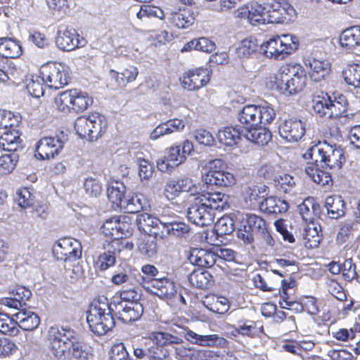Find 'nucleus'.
Masks as SVG:
<instances>
[{"mask_svg": "<svg viewBox=\"0 0 360 360\" xmlns=\"http://www.w3.org/2000/svg\"><path fill=\"white\" fill-rule=\"evenodd\" d=\"M229 196L221 192L201 194L195 198L188 208L187 217L199 226L210 225L214 219V210H224L229 207Z\"/></svg>", "mask_w": 360, "mask_h": 360, "instance_id": "nucleus-1", "label": "nucleus"}, {"mask_svg": "<svg viewBox=\"0 0 360 360\" xmlns=\"http://www.w3.org/2000/svg\"><path fill=\"white\" fill-rule=\"evenodd\" d=\"M184 338L193 344L202 347H226L228 341L217 334L199 335L191 330L179 333L168 332H157L151 334L152 340L164 346L169 345H181Z\"/></svg>", "mask_w": 360, "mask_h": 360, "instance_id": "nucleus-2", "label": "nucleus"}, {"mask_svg": "<svg viewBox=\"0 0 360 360\" xmlns=\"http://www.w3.org/2000/svg\"><path fill=\"white\" fill-rule=\"evenodd\" d=\"M236 234L237 237L246 244L252 243L255 236H257L269 246L273 247L275 245V240L269 232L266 221L256 214L242 215Z\"/></svg>", "mask_w": 360, "mask_h": 360, "instance_id": "nucleus-3", "label": "nucleus"}, {"mask_svg": "<svg viewBox=\"0 0 360 360\" xmlns=\"http://www.w3.org/2000/svg\"><path fill=\"white\" fill-rule=\"evenodd\" d=\"M315 162H320L322 167L330 169L339 170L345 161L342 150L335 145L333 146L326 141H319L310 148L304 155Z\"/></svg>", "mask_w": 360, "mask_h": 360, "instance_id": "nucleus-4", "label": "nucleus"}, {"mask_svg": "<svg viewBox=\"0 0 360 360\" xmlns=\"http://www.w3.org/2000/svg\"><path fill=\"white\" fill-rule=\"evenodd\" d=\"M105 117L98 112L80 116L75 121V129L78 136L93 141L100 138L106 131Z\"/></svg>", "mask_w": 360, "mask_h": 360, "instance_id": "nucleus-5", "label": "nucleus"}, {"mask_svg": "<svg viewBox=\"0 0 360 360\" xmlns=\"http://www.w3.org/2000/svg\"><path fill=\"white\" fill-rule=\"evenodd\" d=\"M276 117L274 109L269 105H247L238 114V120L245 128L270 124Z\"/></svg>", "mask_w": 360, "mask_h": 360, "instance_id": "nucleus-6", "label": "nucleus"}, {"mask_svg": "<svg viewBox=\"0 0 360 360\" xmlns=\"http://www.w3.org/2000/svg\"><path fill=\"white\" fill-rule=\"evenodd\" d=\"M297 49V39L291 34L273 37L261 46V49L266 58L276 60L285 58Z\"/></svg>", "mask_w": 360, "mask_h": 360, "instance_id": "nucleus-7", "label": "nucleus"}, {"mask_svg": "<svg viewBox=\"0 0 360 360\" xmlns=\"http://www.w3.org/2000/svg\"><path fill=\"white\" fill-rule=\"evenodd\" d=\"M347 103L343 96L331 100L328 94L315 96L312 99L314 113L322 118L333 119L342 116L347 110Z\"/></svg>", "mask_w": 360, "mask_h": 360, "instance_id": "nucleus-8", "label": "nucleus"}, {"mask_svg": "<svg viewBox=\"0 0 360 360\" xmlns=\"http://www.w3.org/2000/svg\"><path fill=\"white\" fill-rule=\"evenodd\" d=\"M283 93L292 95L302 91L306 86L307 76L304 68L298 64H286L279 70Z\"/></svg>", "mask_w": 360, "mask_h": 360, "instance_id": "nucleus-9", "label": "nucleus"}, {"mask_svg": "<svg viewBox=\"0 0 360 360\" xmlns=\"http://www.w3.org/2000/svg\"><path fill=\"white\" fill-rule=\"evenodd\" d=\"M75 333L58 326H51L46 334V341L51 353L56 358L64 360L67 351L70 350L71 339Z\"/></svg>", "mask_w": 360, "mask_h": 360, "instance_id": "nucleus-10", "label": "nucleus"}, {"mask_svg": "<svg viewBox=\"0 0 360 360\" xmlns=\"http://www.w3.org/2000/svg\"><path fill=\"white\" fill-rule=\"evenodd\" d=\"M47 86L59 89L68 84L69 77L66 67L60 63H48L40 70Z\"/></svg>", "mask_w": 360, "mask_h": 360, "instance_id": "nucleus-11", "label": "nucleus"}, {"mask_svg": "<svg viewBox=\"0 0 360 360\" xmlns=\"http://www.w3.org/2000/svg\"><path fill=\"white\" fill-rule=\"evenodd\" d=\"M53 254L58 260L75 262L82 257L80 243L74 238L59 239L53 246Z\"/></svg>", "mask_w": 360, "mask_h": 360, "instance_id": "nucleus-12", "label": "nucleus"}, {"mask_svg": "<svg viewBox=\"0 0 360 360\" xmlns=\"http://www.w3.org/2000/svg\"><path fill=\"white\" fill-rule=\"evenodd\" d=\"M114 313L116 317L123 323H131L138 320L143 312L142 304L139 302L123 304L117 298L112 300Z\"/></svg>", "mask_w": 360, "mask_h": 360, "instance_id": "nucleus-13", "label": "nucleus"}, {"mask_svg": "<svg viewBox=\"0 0 360 360\" xmlns=\"http://www.w3.org/2000/svg\"><path fill=\"white\" fill-rule=\"evenodd\" d=\"M56 44L58 49L65 51H71L77 48L84 46L86 41L79 37L74 29L60 27L56 37Z\"/></svg>", "mask_w": 360, "mask_h": 360, "instance_id": "nucleus-14", "label": "nucleus"}, {"mask_svg": "<svg viewBox=\"0 0 360 360\" xmlns=\"http://www.w3.org/2000/svg\"><path fill=\"white\" fill-rule=\"evenodd\" d=\"M181 79L184 89L188 91L198 90L209 83L210 71L206 68H195L186 72Z\"/></svg>", "mask_w": 360, "mask_h": 360, "instance_id": "nucleus-15", "label": "nucleus"}, {"mask_svg": "<svg viewBox=\"0 0 360 360\" xmlns=\"http://www.w3.org/2000/svg\"><path fill=\"white\" fill-rule=\"evenodd\" d=\"M63 148V143L56 137H44L36 146L35 156L40 160L53 158Z\"/></svg>", "mask_w": 360, "mask_h": 360, "instance_id": "nucleus-16", "label": "nucleus"}, {"mask_svg": "<svg viewBox=\"0 0 360 360\" xmlns=\"http://www.w3.org/2000/svg\"><path fill=\"white\" fill-rule=\"evenodd\" d=\"M147 290L160 299L171 300L177 293L175 283L168 278H153Z\"/></svg>", "mask_w": 360, "mask_h": 360, "instance_id": "nucleus-17", "label": "nucleus"}, {"mask_svg": "<svg viewBox=\"0 0 360 360\" xmlns=\"http://www.w3.org/2000/svg\"><path fill=\"white\" fill-rule=\"evenodd\" d=\"M278 132L288 142L297 141L305 133L304 124L300 120L291 118L280 124Z\"/></svg>", "mask_w": 360, "mask_h": 360, "instance_id": "nucleus-18", "label": "nucleus"}, {"mask_svg": "<svg viewBox=\"0 0 360 360\" xmlns=\"http://www.w3.org/2000/svg\"><path fill=\"white\" fill-rule=\"evenodd\" d=\"M112 313H114L112 300L109 302L106 297L99 296L91 303L86 311V319L94 320V322H96L106 314H112Z\"/></svg>", "mask_w": 360, "mask_h": 360, "instance_id": "nucleus-19", "label": "nucleus"}, {"mask_svg": "<svg viewBox=\"0 0 360 360\" xmlns=\"http://www.w3.org/2000/svg\"><path fill=\"white\" fill-rule=\"evenodd\" d=\"M186 158L181 153V146H171L167 152V155L157 162L158 168L162 172H171L174 167L185 162Z\"/></svg>", "mask_w": 360, "mask_h": 360, "instance_id": "nucleus-20", "label": "nucleus"}, {"mask_svg": "<svg viewBox=\"0 0 360 360\" xmlns=\"http://www.w3.org/2000/svg\"><path fill=\"white\" fill-rule=\"evenodd\" d=\"M136 223L140 230L149 236L162 238V232L160 229V220L148 213H141L137 215Z\"/></svg>", "mask_w": 360, "mask_h": 360, "instance_id": "nucleus-21", "label": "nucleus"}, {"mask_svg": "<svg viewBox=\"0 0 360 360\" xmlns=\"http://www.w3.org/2000/svg\"><path fill=\"white\" fill-rule=\"evenodd\" d=\"M126 224L120 221L117 217L107 219L101 227L102 232L107 236L113 238L112 246L119 244V238L123 237Z\"/></svg>", "mask_w": 360, "mask_h": 360, "instance_id": "nucleus-22", "label": "nucleus"}, {"mask_svg": "<svg viewBox=\"0 0 360 360\" xmlns=\"http://www.w3.org/2000/svg\"><path fill=\"white\" fill-rule=\"evenodd\" d=\"M13 317L17 321L18 328L20 327L24 330H33L36 329L40 323L39 316L34 311L25 308L14 314Z\"/></svg>", "mask_w": 360, "mask_h": 360, "instance_id": "nucleus-23", "label": "nucleus"}, {"mask_svg": "<svg viewBox=\"0 0 360 360\" xmlns=\"http://www.w3.org/2000/svg\"><path fill=\"white\" fill-rule=\"evenodd\" d=\"M191 262L196 266L210 268L217 262V255L215 252L204 249H194L189 257Z\"/></svg>", "mask_w": 360, "mask_h": 360, "instance_id": "nucleus-24", "label": "nucleus"}, {"mask_svg": "<svg viewBox=\"0 0 360 360\" xmlns=\"http://www.w3.org/2000/svg\"><path fill=\"white\" fill-rule=\"evenodd\" d=\"M169 20L171 23L181 29L191 27L195 22L194 13L188 8H179L169 13Z\"/></svg>", "mask_w": 360, "mask_h": 360, "instance_id": "nucleus-25", "label": "nucleus"}, {"mask_svg": "<svg viewBox=\"0 0 360 360\" xmlns=\"http://www.w3.org/2000/svg\"><path fill=\"white\" fill-rule=\"evenodd\" d=\"M266 11L264 7L259 4H252L250 7V15L248 22L252 25L266 24V23H278L280 18L271 15L270 18H266Z\"/></svg>", "mask_w": 360, "mask_h": 360, "instance_id": "nucleus-26", "label": "nucleus"}, {"mask_svg": "<svg viewBox=\"0 0 360 360\" xmlns=\"http://www.w3.org/2000/svg\"><path fill=\"white\" fill-rule=\"evenodd\" d=\"M305 64L309 67V77L314 82H320L330 74V64L328 60L313 58Z\"/></svg>", "mask_w": 360, "mask_h": 360, "instance_id": "nucleus-27", "label": "nucleus"}, {"mask_svg": "<svg viewBox=\"0 0 360 360\" xmlns=\"http://www.w3.org/2000/svg\"><path fill=\"white\" fill-rule=\"evenodd\" d=\"M242 135L247 141L260 146L267 144L271 139V132L265 127H262L245 128L243 129Z\"/></svg>", "mask_w": 360, "mask_h": 360, "instance_id": "nucleus-28", "label": "nucleus"}, {"mask_svg": "<svg viewBox=\"0 0 360 360\" xmlns=\"http://www.w3.org/2000/svg\"><path fill=\"white\" fill-rule=\"evenodd\" d=\"M22 147V140L15 129L0 132V148L4 150L14 153Z\"/></svg>", "mask_w": 360, "mask_h": 360, "instance_id": "nucleus-29", "label": "nucleus"}, {"mask_svg": "<svg viewBox=\"0 0 360 360\" xmlns=\"http://www.w3.org/2000/svg\"><path fill=\"white\" fill-rule=\"evenodd\" d=\"M261 211L269 214H281L288 209V202L279 198L270 196L258 202Z\"/></svg>", "mask_w": 360, "mask_h": 360, "instance_id": "nucleus-30", "label": "nucleus"}, {"mask_svg": "<svg viewBox=\"0 0 360 360\" xmlns=\"http://www.w3.org/2000/svg\"><path fill=\"white\" fill-rule=\"evenodd\" d=\"M191 186V179L188 177L172 179L167 181L165 187V193L167 198L177 197L181 192H186Z\"/></svg>", "mask_w": 360, "mask_h": 360, "instance_id": "nucleus-31", "label": "nucleus"}, {"mask_svg": "<svg viewBox=\"0 0 360 360\" xmlns=\"http://www.w3.org/2000/svg\"><path fill=\"white\" fill-rule=\"evenodd\" d=\"M202 177L207 184L218 186L227 187L233 185L235 183L233 174L225 170L214 172V173L212 172V174H204Z\"/></svg>", "mask_w": 360, "mask_h": 360, "instance_id": "nucleus-32", "label": "nucleus"}, {"mask_svg": "<svg viewBox=\"0 0 360 360\" xmlns=\"http://www.w3.org/2000/svg\"><path fill=\"white\" fill-rule=\"evenodd\" d=\"M243 129L240 130L238 127H226L220 129L217 135L219 142L226 146L236 145L243 136Z\"/></svg>", "mask_w": 360, "mask_h": 360, "instance_id": "nucleus-33", "label": "nucleus"}, {"mask_svg": "<svg viewBox=\"0 0 360 360\" xmlns=\"http://www.w3.org/2000/svg\"><path fill=\"white\" fill-rule=\"evenodd\" d=\"M340 44L343 48L352 49L360 45V26L356 25L345 30L340 34Z\"/></svg>", "mask_w": 360, "mask_h": 360, "instance_id": "nucleus-34", "label": "nucleus"}, {"mask_svg": "<svg viewBox=\"0 0 360 360\" xmlns=\"http://www.w3.org/2000/svg\"><path fill=\"white\" fill-rule=\"evenodd\" d=\"M91 330L98 335H103L110 330L115 324L112 314H106L102 318L94 322V320L86 319Z\"/></svg>", "mask_w": 360, "mask_h": 360, "instance_id": "nucleus-35", "label": "nucleus"}, {"mask_svg": "<svg viewBox=\"0 0 360 360\" xmlns=\"http://www.w3.org/2000/svg\"><path fill=\"white\" fill-rule=\"evenodd\" d=\"M126 187L118 181L112 183L107 189L108 200L112 202L115 207L122 208L125 200Z\"/></svg>", "mask_w": 360, "mask_h": 360, "instance_id": "nucleus-36", "label": "nucleus"}, {"mask_svg": "<svg viewBox=\"0 0 360 360\" xmlns=\"http://www.w3.org/2000/svg\"><path fill=\"white\" fill-rule=\"evenodd\" d=\"M321 226L314 222L308 223L304 229L303 237L304 245L308 248H317L321 240Z\"/></svg>", "mask_w": 360, "mask_h": 360, "instance_id": "nucleus-37", "label": "nucleus"}, {"mask_svg": "<svg viewBox=\"0 0 360 360\" xmlns=\"http://www.w3.org/2000/svg\"><path fill=\"white\" fill-rule=\"evenodd\" d=\"M148 206L146 198L141 193H137L126 198L122 208L129 213H137Z\"/></svg>", "mask_w": 360, "mask_h": 360, "instance_id": "nucleus-38", "label": "nucleus"}, {"mask_svg": "<svg viewBox=\"0 0 360 360\" xmlns=\"http://www.w3.org/2000/svg\"><path fill=\"white\" fill-rule=\"evenodd\" d=\"M72 110L82 112L93 103V99L87 93L79 89H71Z\"/></svg>", "mask_w": 360, "mask_h": 360, "instance_id": "nucleus-39", "label": "nucleus"}, {"mask_svg": "<svg viewBox=\"0 0 360 360\" xmlns=\"http://www.w3.org/2000/svg\"><path fill=\"white\" fill-rule=\"evenodd\" d=\"M22 53L20 44L11 38L0 39V56L6 58H15Z\"/></svg>", "mask_w": 360, "mask_h": 360, "instance_id": "nucleus-40", "label": "nucleus"}, {"mask_svg": "<svg viewBox=\"0 0 360 360\" xmlns=\"http://www.w3.org/2000/svg\"><path fill=\"white\" fill-rule=\"evenodd\" d=\"M212 276L208 271L202 269H194L189 275L188 280L190 283L200 289L208 288L211 284Z\"/></svg>", "mask_w": 360, "mask_h": 360, "instance_id": "nucleus-41", "label": "nucleus"}, {"mask_svg": "<svg viewBox=\"0 0 360 360\" xmlns=\"http://www.w3.org/2000/svg\"><path fill=\"white\" fill-rule=\"evenodd\" d=\"M345 203L340 196H328L325 200V207L331 219H338L345 214Z\"/></svg>", "mask_w": 360, "mask_h": 360, "instance_id": "nucleus-42", "label": "nucleus"}, {"mask_svg": "<svg viewBox=\"0 0 360 360\" xmlns=\"http://www.w3.org/2000/svg\"><path fill=\"white\" fill-rule=\"evenodd\" d=\"M67 353L78 360H89L93 356L91 348L79 341L75 335L71 339L70 350H68Z\"/></svg>", "mask_w": 360, "mask_h": 360, "instance_id": "nucleus-43", "label": "nucleus"}, {"mask_svg": "<svg viewBox=\"0 0 360 360\" xmlns=\"http://www.w3.org/2000/svg\"><path fill=\"white\" fill-rule=\"evenodd\" d=\"M236 331L242 335L253 338L262 332L263 326L253 321H239L235 327Z\"/></svg>", "mask_w": 360, "mask_h": 360, "instance_id": "nucleus-44", "label": "nucleus"}, {"mask_svg": "<svg viewBox=\"0 0 360 360\" xmlns=\"http://www.w3.org/2000/svg\"><path fill=\"white\" fill-rule=\"evenodd\" d=\"M305 172L316 184L321 186L328 185L332 182V178L328 172L319 169L316 166L311 165L305 167Z\"/></svg>", "mask_w": 360, "mask_h": 360, "instance_id": "nucleus-45", "label": "nucleus"}, {"mask_svg": "<svg viewBox=\"0 0 360 360\" xmlns=\"http://www.w3.org/2000/svg\"><path fill=\"white\" fill-rule=\"evenodd\" d=\"M216 45L214 41L206 37L195 39L188 42L183 48V51L195 49L197 51L211 53L215 50Z\"/></svg>", "mask_w": 360, "mask_h": 360, "instance_id": "nucleus-46", "label": "nucleus"}, {"mask_svg": "<svg viewBox=\"0 0 360 360\" xmlns=\"http://www.w3.org/2000/svg\"><path fill=\"white\" fill-rule=\"evenodd\" d=\"M114 74L116 82L120 86H125L127 84L136 80L139 70L136 66L129 65L122 72L111 71Z\"/></svg>", "mask_w": 360, "mask_h": 360, "instance_id": "nucleus-47", "label": "nucleus"}, {"mask_svg": "<svg viewBox=\"0 0 360 360\" xmlns=\"http://www.w3.org/2000/svg\"><path fill=\"white\" fill-rule=\"evenodd\" d=\"M206 307L211 311L224 314L229 309V302L224 297L212 296L207 298Z\"/></svg>", "mask_w": 360, "mask_h": 360, "instance_id": "nucleus-48", "label": "nucleus"}, {"mask_svg": "<svg viewBox=\"0 0 360 360\" xmlns=\"http://www.w3.org/2000/svg\"><path fill=\"white\" fill-rule=\"evenodd\" d=\"M146 346L149 360H163L169 355L167 349L164 347L165 346L157 343L155 340H152L151 336Z\"/></svg>", "mask_w": 360, "mask_h": 360, "instance_id": "nucleus-49", "label": "nucleus"}, {"mask_svg": "<svg viewBox=\"0 0 360 360\" xmlns=\"http://www.w3.org/2000/svg\"><path fill=\"white\" fill-rule=\"evenodd\" d=\"M43 76L32 75L27 79L26 88L29 94L35 98H40L44 94Z\"/></svg>", "mask_w": 360, "mask_h": 360, "instance_id": "nucleus-50", "label": "nucleus"}, {"mask_svg": "<svg viewBox=\"0 0 360 360\" xmlns=\"http://www.w3.org/2000/svg\"><path fill=\"white\" fill-rule=\"evenodd\" d=\"M319 205L314 202V199L309 198L303 201L299 205L300 213L302 219L307 223L314 222V215L316 211H318Z\"/></svg>", "mask_w": 360, "mask_h": 360, "instance_id": "nucleus-51", "label": "nucleus"}, {"mask_svg": "<svg viewBox=\"0 0 360 360\" xmlns=\"http://www.w3.org/2000/svg\"><path fill=\"white\" fill-rule=\"evenodd\" d=\"M0 332L3 334L15 336L18 332L16 319L6 314L0 313Z\"/></svg>", "mask_w": 360, "mask_h": 360, "instance_id": "nucleus-52", "label": "nucleus"}, {"mask_svg": "<svg viewBox=\"0 0 360 360\" xmlns=\"http://www.w3.org/2000/svg\"><path fill=\"white\" fill-rule=\"evenodd\" d=\"M235 229L233 220L229 216L219 218L214 224V231L218 236L229 235Z\"/></svg>", "mask_w": 360, "mask_h": 360, "instance_id": "nucleus-53", "label": "nucleus"}, {"mask_svg": "<svg viewBox=\"0 0 360 360\" xmlns=\"http://www.w3.org/2000/svg\"><path fill=\"white\" fill-rule=\"evenodd\" d=\"M342 77L345 82L356 88L360 76V65L349 64L342 70Z\"/></svg>", "mask_w": 360, "mask_h": 360, "instance_id": "nucleus-54", "label": "nucleus"}, {"mask_svg": "<svg viewBox=\"0 0 360 360\" xmlns=\"http://www.w3.org/2000/svg\"><path fill=\"white\" fill-rule=\"evenodd\" d=\"M18 161V155L15 153L3 155L0 157V176L11 173Z\"/></svg>", "mask_w": 360, "mask_h": 360, "instance_id": "nucleus-55", "label": "nucleus"}, {"mask_svg": "<svg viewBox=\"0 0 360 360\" xmlns=\"http://www.w3.org/2000/svg\"><path fill=\"white\" fill-rule=\"evenodd\" d=\"M139 252L149 257L154 256L157 252V245L155 238L146 236L141 239L138 243Z\"/></svg>", "mask_w": 360, "mask_h": 360, "instance_id": "nucleus-56", "label": "nucleus"}, {"mask_svg": "<svg viewBox=\"0 0 360 360\" xmlns=\"http://www.w3.org/2000/svg\"><path fill=\"white\" fill-rule=\"evenodd\" d=\"M71 89L59 93L55 98L57 108L63 112L72 110Z\"/></svg>", "mask_w": 360, "mask_h": 360, "instance_id": "nucleus-57", "label": "nucleus"}, {"mask_svg": "<svg viewBox=\"0 0 360 360\" xmlns=\"http://www.w3.org/2000/svg\"><path fill=\"white\" fill-rule=\"evenodd\" d=\"M257 48L256 40L252 38H247L240 42V46L237 49V54L239 57L246 58L255 53Z\"/></svg>", "mask_w": 360, "mask_h": 360, "instance_id": "nucleus-58", "label": "nucleus"}, {"mask_svg": "<svg viewBox=\"0 0 360 360\" xmlns=\"http://www.w3.org/2000/svg\"><path fill=\"white\" fill-rule=\"evenodd\" d=\"M16 195V200L20 207L27 208L31 207L34 204V198L30 188H20L18 190Z\"/></svg>", "mask_w": 360, "mask_h": 360, "instance_id": "nucleus-59", "label": "nucleus"}, {"mask_svg": "<svg viewBox=\"0 0 360 360\" xmlns=\"http://www.w3.org/2000/svg\"><path fill=\"white\" fill-rule=\"evenodd\" d=\"M190 229L191 228L189 225L181 221L179 217V220L174 223L172 226L167 229V231L165 233V236L171 234L176 237H183L190 232Z\"/></svg>", "mask_w": 360, "mask_h": 360, "instance_id": "nucleus-60", "label": "nucleus"}, {"mask_svg": "<svg viewBox=\"0 0 360 360\" xmlns=\"http://www.w3.org/2000/svg\"><path fill=\"white\" fill-rule=\"evenodd\" d=\"M115 298H117L118 301H120L122 303L123 302L131 303L134 302H138L140 298V294L138 292L136 288L134 286L133 288L120 291L119 296L115 295L112 300H114Z\"/></svg>", "mask_w": 360, "mask_h": 360, "instance_id": "nucleus-61", "label": "nucleus"}, {"mask_svg": "<svg viewBox=\"0 0 360 360\" xmlns=\"http://www.w3.org/2000/svg\"><path fill=\"white\" fill-rule=\"evenodd\" d=\"M84 187L86 194L92 197H98L102 192L101 183L92 177L86 179Z\"/></svg>", "mask_w": 360, "mask_h": 360, "instance_id": "nucleus-62", "label": "nucleus"}, {"mask_svg": "<svg viewBox=\"0 0 360 360\" xmlns=\"http://www.w3.org/2000/svg\"><path fill=\"white\" fill-rule=\"evenodd\" d=\"M115 263V256L114 252L110 251L103 252L98 257L96 264L101 271L106 270L113 266Z\"/></svg>", "mask_w": 360, "mask_h": 360, "instance_id": "nucleus-63", "label": "nucleus"}, {"mask_svg": "<svg viewBox=\"0 0 360 360\" xmlns=\"http://www.w3.org/2000/svg\"><path fill=\"white\" fill-rule=\"evenodd\" d=\"M110 356L111 360H131L123 343L114 345Z\"/></svg>", "mask_w": 360, "mask_h": 360, "instance_id": "nucleus-64", "label": "nucleus"}]
</instances>
